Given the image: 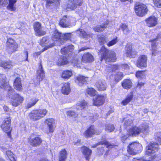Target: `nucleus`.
Segmentation results:
<instances>
[{
    "mask_svg": "<svg viewBox=\"0 0 161 161\" xmlns=\"http://www.w3.org/2000/svg\"><path fill=\"white\" fill-rule=\"evenodd\" d=\"M81 151L84 155L86 159L89 160L91 155L92 151L89 148L85 146L81 147Z\"/></svg>",
    "mask_w": 161,
    "mask_h": 161,
    "instance_id": "obj_19",
    "label": "nucleus"
},
{
    "mask_svg": "<svg viewBox=\"0 0 161 161\" xmlns=\"http://www.w3.org/2000/svg\"><path fill=\"white\" fill-rule=\"evenodd\" d=\"M47 113L45 109H38L33 110L29 115V118L33 121H36L44 117Z\"/></svg>",
    "mask_w": 161,
    "mask_h": 161,
    "instance_id": "obj_3",
    "label": "nucleus"
},
{
    "mask_svg": "<svg viewBox=\"0 0 161 161\" xmlns=\"http://www.w3.org/2000/svg\"><path fill=\"white\" fill-rule=\"evenodd\" d=\"M68 63V61L66 57L64 56H61L58 60L57 64L61 66L67 64Z\"/></svg>",
    "mask_w": 161,
    "mask_h": 161,
    "instance_id": "obj_34",
    "label": "nucleus"
},
{
    "mask_svg": "<svg viewBox=\"0 0 161 161\" xmlns=\"http://www.w3.org/2000/svg\"><path fill=\"white\" fill-rule=\"evenodd\" d=\"M72 75L71 71L66 70L64 71L62 75V77L65 79H69Z\"/></svg>",
    "mask_w": 161,
    "mask_h": 161,
    "instance_id": "obj_36",
    "label": "nucleus"
},
{
    "mask_svg": "<svg viewBox=\"0 0 161 161\" xmlns=\"http://www.w3.org/2000/svg\"><path fill=\"white\" fill-rule=\"evenodd\" d=\"M48 39L47 37L42 38L40 42L41 45L42 46H45V45L47 44L48 42Z\"/></svg>",
    "mask_w": 161,
    "mask_h": 161,
    "instance_id": "obj_54",
    "label": "nucleus"
},
{
    "mask_svg": "<svg viewBox=\"0 0 161 161\" xmlns=\"http://www.w3.org/2000/svg\"><path fill=\"white\" fill-rule=\"evenodd\" d=\"M8 3L7 0H0V5L5 4Z\"/></svg>",
    "mask_w": 161,
    "mask_h": 161,
    "instance_id": "obj_61",
    "label": "nucleus"
},
{
    "mask_svg": "<svg viewBox=\"0 0 161 161\" xmlns=\"http://www.w3.org/2000/svg\"><path fill=\"white\" fill-rule=\"evenodd\" d=\"M99 55L101 56V60H104L106 63L114 62L116 60L115 53L113 51H108L104 46L100 49Z\"/></svg>",
    "mask_w": 161,
    "mask_h": 161,
    "instance_id": "obj_1",
    "label": "nucleus"
},
{
    "mask_svg": "<svg viewBox=\"0 0 161 161\" xmlns=\"http://www.w3.org/2000/svg\"><path fill=\"white\" fill-rule=\"evenodd\" d=\"M100 132H97V130H95L93 126H91L89 127L84 133L83 135L86 137H90L94 134H98Z\"/></svg>",
    "mask_w": 161,
    "mask_h": 161,
    "instance_id": "obj_13",
    "label": "nucleus"
},
{
    "mask_svg": "<svg viewBox=\"0 0 161 161\" xmlns=\"http://www.w3.org/2000/svg\"><path fill=\"white\" fill-rule=\"evenodd\" d=\"M6 154L8 158L11 161H16L15 158L14 156V154L10 151L8 150L6 151Z\"/></svg>",
    "mask_w": 161,
    "mask_h": 161,
    "instance_id": "obj_49",
    "label": "nucleus"
},
{
    "mask_svg": "<svg viewBox=\"0 0 161 161\" xmlns=\"http://www.w3.org/2000/svg\"><path fill=\"white\" fill-rule=\"evenodd\" d=\"M127 136H126L124 135V136H123L121 137V140L122 142L124 143V141L126 140L127 138Z\"/></svg>",
    "mask_w": 161,
    "mask_h": 161,
    "instance_id": "obj_64",
    "label": "nucleus"
},
{
    "mask_svg": "<svg viewBox=\"0 0 161 161\" xmlns=\"http://www.w3.org/2000/svg\"><path fill=\"white\" fill-rule=\"evenodd\" d=\"M42 140L38 137H31L29 140V142L30 145L34 147H36L41 144Z\"/></svg>",
    "mask_w": 161,
    "mask_h": 161,
    "instance_id": "obj_18",
    "label": "nucleus"
},
{
    "mask_svg": "<svg viewBox=\"0 0 161 161\" xmlns=\"http://www.w3.org/2000/svg\"><path fill=\"white\" fill-rule=\"evenodd\" d=\"M45 123L47 124L48 127L49 131L46 132L48 133L49 132H53L54 130L53 125L54 123V120L53 119H47L45 121Z\"/></svg>",
    "mask_w": 161,
    "mask_h": 161,
    "instance_id": "obj_22",
    "label": "nucleus"
},
{
    "mask_svg": "<svg viewBox=\"0 0 161 161\" xmlns=\"http://www.w3.org/2000/svg\"><path fill=\"white\" fill-rule=\"evenodd\" d=\"M101 142L97 144V145L100 144H104L106 146V147L107 148H113L115 146V145L114 144H112L108 143L106 141L103 139V138Z\"/></svg>",
    "mask_w": 161,
    "mask_h": 161,
    "instance_id": "obj_38",
    "label": "nucleus"
},
{
    "mask_svg": "<svg viewBox=\"0 0 161 161\" xmlns=\"http://www.w3.org/2000/svg\"><path fill=\"white\" fill-rule=\"evenodd\" d=\"M93 60V56L91 54L88 53H85L82 56V61L85 63L91 62Z\"/></svg>",
    "mask_w": 161,
    "mask_h": 161,
    "instance_id": "obj_25",
    "label": "nucleus"
},
{
    "mask_svg": "<svg viewBox=\"0 0 161 161\" xmlns=\"http://www.w3.org/2000/svg\"><path fill=\"white\" fill-rule=\"evenodd\" d=\"M66 114L69 117H75L76 116V114L74 111L69 110L67 111Z\"/></svg>",
    "mask_w": 161,
    "mask_h": 161,
    "instance_id": "obj_57",
    "label": "nucleus"
},
{
    "mask_svg": "<svg viewBox=\"0 0 161 161\" xmlns=\"http://www.w3.org/2000/svg\"><path fill=\"white\" fill-rule=\"evenodd\" d=\"M144 84V83L142 82H138L137 87L139 88H141L142 86H143Z\"/></svg>",
    "mask_w": 161,
    "mask_h": 161,
    "instance_id": "obj_62",
    "label": "nucleus"
},
{
    "mask_svg": "<svg viewBox=\"0 0 161 161\" xmlns=\"http://www.w3.org/2000/svg\"><path fill=\"white\" fill-rule=\"evenodd\" d=\"M158 144L156 142H153L149 144L147 147V150L146 152V155H151L153 157L152 154L158 151Z\"/></svg>",
    "mask_w": 161,
    "mask_h": 161,
    "instance_id": "obj_7",
    "label": "nucleus"
},
{
    "mask_svg": "<svg viewBox=\"0 0 161 161\" xmlns=\"http://www.w3.org/2000/svg\"><path fill=\"white\" fill-rule=\"evenodd\" d=\"M82 3V0H69L68 2L67 8L71 10H74L77 6H80Z\"/></svg>",
    "mask_w": 161,
    "mask_h": 161,
    "instance_id": "obj_9",
    "label": "nucleus"
},
{
    "mask_svg": "<svg viewBox=\"0 0 161 161\" xmlns=\"http://www.w3.org/2000/svg\"><path fill=\"white\" fill-rule=\"evenodd\" d=\"M137 52L134 49H133L130 45H127L125 47V54L127 57L135 58Z\"/></svg>",
    "mask_w": 161,
    "mask_h": 161,
    "instance_id": "obj_12",
    "label": "nucleus"
},
{
    "mask_svg": "<svg viewBox=\"0 0 161 161\" xmlns=\"http://www.w3.org/2000/svg\"><path fill=\"white\" fill-rule=\"evenodd\" d=\"M154 138L160 144H161V132L155 133L154 134Z\"/></svg>",
    "mask_w": 161,
    "mask_h": 161,
    "instance_id": "obj_45",
    "label": "nucleus"
},
{
    "mask_svg": "<svg viewBox=\"0 0 161 161\" xmlns=\"http://www.w3.org/2000/svg\"><path fill=\"white\" fill-rule=\"evenodd\" d=\"M60 0H47L46 2V7L47 8L52 6L56 2H59Z\"/></svg>",
    "mask_w": 161,
    "mask_h": 161,
    "instance_id": "obj_47",
    "label": "nucleus"
},
{
    "mask_svg": "<svg viewBox=\"0 0 161 161\" xmlns=\"http://www.w3.org/2000/svg\"><path fill=\"white\" fill-rule=\"evenodd\" d=\"M10 121L9 118H6L1 125L2 128L4 131L6 132L7 136L9 137L11 136L10 131L11 130L10 127Z\"/></svg>",
    "mask_w": 161,
    "mask_h": 161,
    "instance_id": "obj_6",
    "label": "nucleus"
},
{
    "mask_svg": "<svg viewBox=\"0 0 161 161\" xmlns=\"http://www.w3.org/2000/svg\"><path fill=\"white\" fill-rule=\"evenodd\" d=\"M100 132H97V130H95L93 126H91L89 127L84 133L83 135L86 137H90L94 134H98Z\"/></svg>",
    "mask_w": 161,
    "mask_h": 161,
    "instance_id": "obj_14",
    "label": "nucleus"
},
{
    "mask_svg": "<svg viewBox=\"0 0 161 161\" xmlns=\"http://www.w3.org/2000/svg\"><path fill=\"white\" fill-rule=\"evenodd\" d=\"M124 124L126 127L131 126L133 125V121L131 119L126 120L125 121Z\"/></svg>",
    "mask_w": 161,
    "mask_h": 161,
    "instance_id": "obj_56",
    "label": "nucleus"
},
{
    "mask_svg": "<svg viewBox=\"0 0 161 161\" xmlns=\"http://www.w3.org/2000/svg\"><path fill=\"white\" fill-rule=\"evenodd\" d=\"M73 19H75L73 18L67 17L66 16H64L60 20L59 24L63 27H69L72 23L71 20ZM74 20L75 21V20Z\"/></svg>",
    "mask_w": 161,
    "mask_h": 161,
    "instance_id": "obj_8",
    "label": "nucleus"
},
{
    "mask_svg": "<svg viewBox=\"0 0 161 161\" xmlns=\"http://www.w3.org/2000/svg\"><path fill=\"white\" fill-rule=\"evenodd\" d=\"M154 5L158 8L161 7V0H153Z\"/></svg>",
    "mask_w": 161,
    "mask_h": 161,
    "instance_id": "obj_59",
    "label": "nucleus"
},
{
    "mask_svg": "<svg viewBox=\"0 0 161 161\" xmlns=\"http://www.w3.org/2000/svg\"><path fill=\"white\" fill-rule=\"evenodd\" d=\"M38 98L36 97H33L31 99L29 103L27 105L28 108H30L34 105L38 101Z\"/></svg>",
    "mask_w": 161,
    "mask_h": 161,
    "instance_id": "obj_40",
    "label": "nucleus"
},
{
    "mask_svg": "<svg viewBox=\"0 0 161 161\" xmlns=\"http://www.w3.org/2000/svg\"><path fill=\"white\" fill-rule=\"evenodd\" d=\"M105 130L109 132H111L114 131V125L108 124L106 125L105 126Z\"/></svg>",
    "mask_w": 161,
    "mask_h": 161,
    "instance_id": "obj_48",
    "label": "nucleus"
},
{
    "mask_svg": "<svg viewBox=\"0 0 161 161\" xmlns=\"http://www.w3.org/2000/svg\"><path fill=\"white\" fill-rule=\"evenodd\" d=\"M108 22L104 23L100 25H97L93 28V30L95 31L100 32L104 31L105 29L107 27L108 25Z\"/></svg>",
    "mask_w": 161,
    "mask_h": 161,
    "instance_id": "obj_28",
    "label": "nucleus"
},
{
    "mask_svg": "<svg viewBox=\"0 0 161 161\" xmlns=\"http://www.w3.org/2000/svg\"><path fill=\"white\" fill-rule=\"evenodd\" d=\"M24 100V98L19 95L17 93L15 94L13 97L11 103L13 106L17 107L22 103Z\"/></svg>",
    "mask_w": 161,
    "mask_h": 161,
    "instance_id": "obj_11",
    "label": "nucleus"
},
{
    "mask_svg": "<svg viewBox=\"0 0 161 161\" xmlns=\"http://www.w3.org/2000/svg\"><path fill=\"white\" fill-rule=\"evenodd\" d=\"M122 86L124 88L127 90L129 89L132 86V83L130 80L125 79L122 82Z\"/></svg>",
    "mask_w": 161,
    "mask_h": 161,
    "instance_id": "obj_32",
    "label": "nucleus"
},
{
    "mask_svg": "<svg viewBox=\"0 0 161 161\" xmlns=\"http://www.w3.org/2000/svg\"><path fill=\"white\" fill-rule=\"evenodd\" d=\"M88 79V78L82 76H80L76 77L75 82L80 86H82L83 84L86 83Z\"/></svg>",
    "mask_w": 161,
    "mask_h": 161,
    "instance_id": "obj_29",
    "label": "nucleus"
},
{
    "mask_svg": "<svg viewBox=\"0 0 161 161\" xmlns=\"http://www.w3.org/2000/svg\"><path fill=\"white\" fill-rule=\"evenodd\" d=\"M45 77V73L43 70L42 66L40 64L39 66L38 69L37 71V79L40 81L42 80Z\"/></svg>",
    "mask_w": 161,
    "mask_h": 161,
    "instance_id": "obj_21",
    "label": "nucleus"
},
{
    "mask_svg": "<svg viewBox=\"0 0 161 161\" xmlns=\"http://www.w3.org/2000/svg\"><path fill=\"white\" fill-rule=\"evenodd\" d=\"M80 36L84 37H87L89 36L88 34L85 31L82 29L80 30Z\"/></svg>",
    "mask_w": 161,
    "mask_h": 161,
    "instance_id": "obj_58",
    "label": "nucleus"
},
{
    "mask_svg": "<svg viewBox=\"0 0 161 161\" xmlns=\"http://www.w3.org/2000/svg\"><path fill=\"white\" fill-rule=\"evenodd\" d=\"M157 38L155 39H154L150 41L152 42V54L154 56L156 55V54L158 52H157L156 50V43L155 42L157 41Z\"/></svg>",
    "mask_w": 161,
    "mask_h": 161,
    "instance_id": "obj_37",
    "label": "nucleus"
},
{
    "mask_svg": "<svg viewBox=\"0 0 161 161\" xmlns=\"http://www.w3.org/2000/svg\"><path fill=\"white\" fill-rule=\"evenodd\" d=\"M14 45H17L15 41L11 38H9L8 39V41L6 43V46H10Z\"/></svg>",
    "mask_w": 161,
    "mask_h": 161,
    "instance_id": "obj_51",
    "label": "nucleus"
},
{
    "mask_svg": "<svg viewBox=\"0 0 161 161\" xmlns=\"http://www.w3.org/2000/svg\"><path fill=\"white\" fill-rule=\"evenodd\" d=\"M96 86L99 91L105 90L107 87V85L104 80H99L96 84Z\"/></svg>",
    "mask_w": 161,
    "mask_h": 161,
    "instance_id": "obj_23",
    "label": "nucleus"
},
{
    "mask_svg": "<svg viewBox=\"0 0 161 161\" xmlns=\"http://www.w3.org/2000/svg\"><path fill=\"white\" fill-rule=\"evenodd\" d=\"M1 66L5 69H9L12 67L11 63L10 61L3 62L1 64Z\"/></svg>",
    "mask_w": 161,
    "mask_h": 161,
    "instance_id": "obj_43",
    "label": "nucleus"
},
{
    "mask_svg": "<svg viewBox=\"0 0 161 161\" xmlns=\"http://www.w3.org/2000/svg\"><path fill=\"white\" fill-rule=\"evenodd\" d=\"M135 10L137 15L139 16H143L147 12V7L142 3L136 4L135 7Z\"/></svg>",
    "mask_w": 161,
    "mask_h": 161,
    "instance_id": "obj_5",
    "label": "nucleus"
},
{
    "mask_svg": "<svg viewBox=\"0 0 161 161\" xmlns=\"http://www.w3.org/2000/svg\"><path fill=\"white\" fill-rule=\"evenodd\" d=\"M118 42L117 38L113 39L112 40L110 41L107 43V45L108 47L111 46L115 44Z\"/></svg>",
    "mask_w": 161,
    "mask_h": 161,
    "instance_id": "obj_55",
    "label": "nucleus"
},
{
    "mask_svg": "<svg viewBox=\"0 0 161 161\" xmlns=\"http://www.w3.org/2000/svg\"><path fill=\"white\" fill-rule=\"evenodd\" d=\"M147 25L149 27H153L158 24V18L154 16H151L145 20Z\"/></svg>",
    "mask_w": 161,
    "mask_h": 161,
    "instance_id": "obj_15",
    "label": "nucleus"
},
{
    "mask_svg": "<svg viewBox=\"0 0 161 161\" xmlns=\"http://www.w3.org/2000/svg\"><path fill=\"white\" fill-rule=\"evenodd\" d=\"M67 153L66 150L63 149L59 152L58 161H65L67 158Z\"/></svg>",
    "mask_w": 161,
    "mask_h": 161,
    "instance_id": "obj_27",
    "label": "nucleus"
},
{
    "mask_svg": "<svg viewBox=\"0 0 161 161\" xmlns=\"http://www.w3.org/2000/svg\"><path fill=\"white\" fill-rule=\"evenodd\" d=\"M70 88L69 84L68 83L63 84L61 89L62 93L65 95H68L70 92Z\"/></svg>",
    "mask_w": 161,
    "mask_h": 161,
    "instance_id": "obj_26",
    "label": "nucleus"
},
{
    "mask_svg": "<svg viewBox=\"0 0 161 161\" xmlns=\"http://www.w3.org/2000/svg\"><path fill=\"white\" fill-rule=\"evenodd\" d=\"M122 73L118 72L114 76L115 80L116 81H118L122 78Z\"/></svg>",
    "mask_w": 161,
    "mask_h": 161,
    "instance_id": "obj_50",
    "label": "nucleus"
},
{
    "mask_svg": "<svg viewBox=\"0 0 161 161\" xmlns=\"http://www.w3.org/2000/svg\"><path fill=\"white\" fill-rule=\"evenodd\" d=\"M34 29L37 36H41L46 34V32L42 30L41 25L38 22H36L35 24Z\"/></svg>",
    "mask_w": 161,
    "mask_h": 161,
    "instance_id": "obj_17",
    "label": "nucleus"
},
{
    "mask_svg": "<svg viewBox=\"0 0 161 161\" xmlns=\"http://www.w3.org/2000/svg\"><path fill=\"white\" fill-rule=\"evenodd\" d=\"M106 97V96L103 95H98L97 97L93 99V105L99 106L103 104Z\"/></svg>",
    "mask_w": 161,
    "mask_h": 161,
    "instance_id": "obj_16",
    "label": "nucleus"
},
{
    "mask_svg": "<svg viewBox=\"0 0 161 161\" xmlns=\"http://www.w3.org/2000/svg\"><path fill=\"white\" fill-rule=\"evenodd\" d=\"M86 92L91 96H93L96 94L97 92L93 88H90L86 90Z\"/></svg>",
    "mask_w": 161,
    "mask_h": 161,
    "instance_id": "obj_46",
    "label": "nucleus"
},
{
    "mask_svg": "<svg viewBox=\"0 0 161 161\" xmlns=\"http://www.w3.org/2000/svg\"><path fill=\"white\" fill-rule=\"evenodd\" d=\"M127 151L129 154L134 155L142 149V145L136 142L132 143L128 147Z\"/></svg>",
    "mask_w": 161,
    "mask_h": 161,
    "instance_id": "obj_4",
    "label": "nucleus"
},
{
    "mask_svg": "<svg viewBox=\"0 0 161 161\" xmlns=\"http://www.w3.org/2000/svg\"><path fill=\"white\" fill-rule=\"evenodd\" d=\"M15 94H17L14 92V89H8V93H7V96H8L9 98H11L12 99H13V97L14 96V95Z\"/></svg>",
    "mask_w": 161,
    "mask_h": 161,
    "instance_id": "obj_52",
    "label": "nucleus"
},
{
    "mask_svg": "<svg viewBox=\"0 0 161 161\" xmlns=\"http://www.w3.org/2000/svg\"><path fill=\"white\" fill-rule=\"evenodd\" d=\"M133 97V93L132 92H130L126 98L122 101V104L124 105H127L132 100Z\"/></svg>",
    "mask_w": 161,
    "mask_h": 161,
    "instance_id": "obj_35",
    "label": "nucleus"
},
{
    "mask_svg": "<svg viewBox=\"0 0 161 161\" xmlns=\"http://www.w3.org/2000/svg\"><path fill=\"white\" fill-rule=\"evenodd\" d=\"M107 41V38L106 37L103 36L99 37L98 41L101 44H103L106 43Z\"/></svg>",
    "mask_w": 161,
    "mask_h": 161,
    "instance_id": "obj_53",
    "label": "nucleus"
},
{
    "mask_svg": "<svg viewBox=\"0 0 161 161\" xmlns=\"http://www.w3.org/2000/svg\"><path fill=\"white\" fill-rule=\"evenodd\" d=\"M149 132V126L147 124L141 125L138 127L134 126L130 129L127 134L130 136H136L141 133H147Z\"/></svg>",
    "mask_w": 161,
    "mask_h": 161,
    "instance_id": "obj_2",
    "label": "nucleus"
},
{
    "mask_svg": "<svg viewBox=\"0 0 161 161\" xmlns=\"http://www.w3.org/2000/svg\"><path fill=\"white\" fill-rule=\"evenodd\" d=\"M9 1L8 8L11 11H14L15 10V8L14 7V5L16 2L17 0H9Z\"/></svg>",
    "mask_w": 161,
    "mask_h": 161,
    "instance_id": "obj_42",
    "label": "nucleus"
},
{
    "mask_svg": "<svg viewBox=\"0 0 161 161\" xmlns=\"http://www.w3.org/2000/svg\"><path fill=\"white\" fill-rule=\"evenodd\" d=\"M72 36L71 33H67L64 34H62V38L63 40L62 43H64V41L69 39Z\"/></svg>",
    "mask_w": 161,
    "mask_h": 161,
    "instance_id": "obj_44",
    "label": "nucleus"
},
{
    "mask_svg": "<svg viewBox=\"0 0 161 161\" xmlns=\"http://www.w3.org/2000/svg\"><path fill=\"white\" fill-rule=\"evenodd\" d=\"M0 87L4 89L8 87L6 82V77L4 74H0Z\"/></svg>",
    "mask_w": 161,
    "mask_h": 161,
    "instance_id": "obj_24",
    "label": "nucleus"
},
{
    "mask_svg": "<svg viewBox=\"0 0 161 161\" xmlns=\"http://www.w3.org/2000/svg\"><path fill=\"white\" fill-rule=\"evenodd\" d=\"M120 27L125 34H127L131 31V29L128 27L127 25L125 24H122L120 26Z\"/></svg>",
    "mask_w": 161,
    "mask_h": 161,
    "instance_id": "obj_39",
    "label": "nucleus"
},
{
    "mask_svg": "<svg viewBox=\"0 0 161 161\" xmlns=\"http://www.w3.org/2000/svg\"><path fill=\"white\" fill-rule=\"evenodd\" d=\"M62 34L59 32L57 30H54L53 33L52 39L53 41H59L60 43L62 44L63 40H62Z\"/></svg>",
    "mask_w": 161,
    "mask_h": 161,
    "instance_id": "obj_20",
    "label": "nucleus"
},
{
    "mask_svg": "<svg viewBox=\"0 0 161 161\" xmlns=\"http://www.w3.org/2000/svg\"><path fill=\"white\" fill-rule=\"evenodd\" d=\"M21 80V79L20 78H17L15 79L14 84V88L19 91H20L22 89Z\"/></svg>",
    "mask_w": 161,
    "mask_h": 161,
    "instance_id": "obj_31",
    "label": "nucleus"
},
{
    "mask_svg": "<svg viewBox=\"0 0 161 161\" xmlns=\"http://www.w3.org/2000/svg\"><path fill=\"white\" fill-rule=\"evenodd\" d=\"M8 52L10 53H12L16 50L18 47L17 45H14L10 46H6Z\"/></svg>",
    "mask_w": 161,
    "mask_h": 161,
    "instance_id": "obj_41",
    "label": "nucleus"
},
{
    "mask_svg": "<svg viewBox=\"0 0 161 161\" xmlns=\"http://www.w3.org/2000/svg\"><path fill=\"white\" fill-rule=\"evenodd\" d=\"M144 74V72L142 71H138L136 74V76L137 78H140L142 77Z\"/></svg>",
    "mask_w": 161,
    "mask_h": 161,
    "instance_id": "obj_60",
    "label": "nucleus"
},
{
    "mask_svg": "<svg viewBox=\"0 0 161 161\" xmlns=\"http://www.w3.org/2000/svg\"><path fill=\"white\" fill-rule=\"evenodd\" d=\"M87 104V103L85 101L79 102L76 104V108L78 110H81L85 108Z\"/></svg>",
    "mask_w": 161,
    "mask_h": 161,
    "instance_id": "obj_33",
    "label": "nucleus"
},
{
    "mask_svg": "<svg viewBox=\"0 0 161 161\" xmlns=\"http://www.w3.org/2000/svg\"><path fill=\"white\" fill-rule=\"evenodd\" d=\"M132 161H146L145 160L143 159H137L136 158H134L132 159Z\"/></svg>",
    "mask_w": 161,
    "mask_h": 161,
    "instance_id": "obj_63",
    "label": "nucleus"
},
{
    "mask_svg": "<svg viewBox=\"0 0 161 161\" xmlns=\"http://www.w3.org/2000/svg\"><path fill=\"white\" fill-rule=\"evenodd\" d=\"M147 57L145 55H140L138 58L137 66L141 68H144L147 67Z\"/></svg>",
    "mask_w": 161,
    "mask_h": 161,
    "instance_id": "obj_10",
    "label": "nucleus"
},
{
    "mask_svg": "<svg viewBox=\"0 0 161 161\" xmlns=\"http://www.w3.org/2000/svg\"><path fill=\"white\" fill-rule=\"evenodd\" d=\"M73 49V46L72 45H70L61 49V52L63 54H67L69 52H72Z\"/></svg>",
    "mask_w": 161,
    "mask_h": 161,
    "instance_id": "obj_30",
    "label": "nucleus"
}]
</instances>
